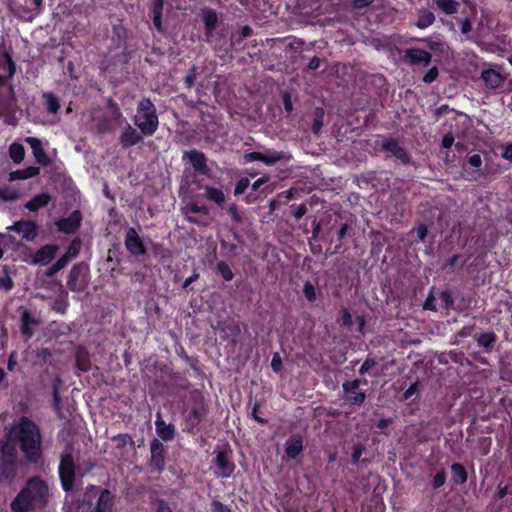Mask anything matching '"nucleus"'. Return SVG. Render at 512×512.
Wrapping results in <instances>:
<instances>
[{
    "instance_id": "1",
    "label": "nucleus",
    "mask_w": 512,
    "mask_h": 512,
    "mask_svg": "<svg viewBox=\"0 0 512 512\" xmlns=\"http://www.w3.org/2000/svg\"><path fill=\"white\" fill-rule=\"evenodd\" d=\"M9 443L17 445L25 460L31 464L42 462V436L39 427L29 418L21 417L11 428Z\"/></svg>"
},
{
    "instance_id": "2",
    "label": "nucleus",
    "mask_w": 512,
    "mask_h": 512,
    "mask_svg": "<svg viewBox=\"0 0 512 512\" xmlns=\"http://www.w3.org/2000/svg\"><path fill=\"white\" fill-rule=\"evenodd\" d=\"M50 493L47 483L40 477H32L11 502L13 512H29L44 507Z\"/></svg>"
},
{
    "instance_id": "3",
    "label": "nucleus",
    "mask_w": 512,
    "mask_h": 512,
    "mask_svg": "<svg viewBox=\"0 0 512 512\" xmlns=\"http://www.w3.org/2000/svg\"><path fill=\"white\" fill-rule=\"evenodd\" d=\"M115 497L107 489L91 486L87 488L83 500L70 506L68 512H114Z\"/></svg>"
},
{
    "instance_id": "4",
    "label": "nucleus",
    "mask_w": 512,
    "mask_h": 512,
    "mask_svg": "<svg viewBox=\"0 0 512 512\" xmlns=\"http://www.w3.org/2000/svg\"><path fill=\"white\" fill-rule=\"evenodd\" d=\"M92 468L93 464L91 462L85 463L84 467L79 466L78 468H76L71 451L69 449H66L61 455L59 465V477L63 489L65 491L71 490L76 473L79 474L80 476H83L89 471H91Z\"/></svg>"
},
{
    "instance_id": "5",
    "label": "nucleus",
    "mask_w": 512,
    "mask_h": 512,
    "mask_svg": "<svg viewBox=\"0 0 512 512\" xmlns=\"http://www.w3.org/2000/svg\"><path fill=\"white\" fill-rule=\"evenodd\" d=\"M18 452L9 442L0 445V485H10L17 475Z\"/></svg>"
},
{
    "instance_id": "6",
    "label": "nucleus",
    "mask_w": 512,
    "mask_h": 512,
    "mask_svg": "<svg viewBox=\"0 0 512 512\" xmlns=\"http://www.w3.org/2000/svg\"><path fill=\"white\" fill-rule=\"evenodd\" d=\"M134 123L144 135H152L157 130L158 116L150 99H143L139 102Z\"/></svg>"
},
{
    "instance_id": "7",
    "label": "nucleus",
    "mask_w": 512,
    "mask_h": 512,
    "mask_svg": "<svg viewBox=\"0 0 512 512\" xmlns=\"http://www.w3.org/2000/svg\"><path fill=\"white\" fill-rule=\"evenodd\" d=\"M284 158V153L275 150L265 152H249L245 154L247 162L261 161L266 165H273Z\"/></svg>"
},
{
    "instance_id": "8",
    "label": "nucleus",
    "mask_w": 512,
    "mask_h": 512,
    "mask_svg": "<svg viewBox=\"0 0 512 512\" xmlns=\"http://www.w3.org/2000/svg\"><path fill=\"white\" fill-rule=\"evenodd\" d=\"M8 230L17 232L26 241H33L38 235L36 223L30 220H20L8 227Z\"/></svg>"
},
{
    "instance_id": "9",
    "label": "nucleus",
    "mask_w": 512,
    "mask_h": 512,
    "mask_svg": "<svg viewBox=\"0 0 512 512\" xmlns=\"http://www.w3.org/2000/svg\"><path fill=\"white\" fill-rule=\"evenodd\" d=\"M87 282V269L81 266L73 267L67 282L68 287L73 291H83Z\"/></svg>"
},
{
    "instance_id": "10",
    "label": "nucleus",
    "mask_w": 512,
    "mask_h": 512,
    "mask_svg": "<svg viewBox=\"0 0 512 512\" xmlns=\"http://www.w3.org/2000/svg\"><path fill=\"white\" fill-rule=\"evenodd\" d=\"M214 462L217 468V476L221 478H228L234 472L235 465L225 451H218Z\"/></svg>"
},
{
    "instance_id": "11",
    "label": "nucleus",
    "mask_w": 512,
    "mask_h": 512,
    "mask_svg": "<svg viewBox=\"0 0 512 512\" xmlns=\"http://www.w3.org/2000/svg\"><path fill=\"white\" fill-rule=\"evenodd\" d=\"M403 60L411 65L428 66L431 62V54L418 48H410L405 51Z\"/></svg>"
},
{
    "instance_id": "12",
    "label": "nucleus",
    "mask_w": 512,
    "mask_h": 512,
    "mask_svg": "<svg viewBox=\"0 0 512 512\" xmlns=\"http://www.w3.org/2000/svg\"><path fill=\"white\" fill-rule=\"evenodd\" d=\"M125 246L133 255H143L146 252L143 241L134 228H129L127 230Z\"/></svg>"
},
{
    "instance_id": "13",
    "label": "nucleus",
    "mask_w": 512,
    "mask_h": 512,
    "mask_svg": "<svg viewBox=\"0 0 512 512\" xmlns=\"http://www.w3.org/2000/svg\"><path fill=\"white\" fill-rule=\"evenodd\" d=\"M359 385H360L359 380H353V381L345 382L343 384V390L345 393L346 400L355 405L362 404L366 397L364 392L357 391L359 388Z\"/></svg>"
},
{
    "instance_id": "14",
    "label": "nucleus",
    "mask_w": 512,
    "mask_h": 512,
    "mask_svg": "<svg viewBox=\"0 0 512 512\" xmlns=\"http://www.w3.org/2000/svg\"><path fill=\"white\" fill-rule=\"evenodd\" d=\"M57 251V245H44L33 254L32 263L39 265H47L54 259Z\"/></svg>"
},
{
    "instance_id": "15",
    "label": "nucleus",
    "mask_w": 512,
    "mask_h": 512,
    "mask_svg": "<svg viewBox=\"0 0 512 512\" xmlns=\"http://www.w3.org/2000/svg\"><path fill=\"white\" fill-rule=\"evenodd\" d=\"M381 147L383 150L391 153L394 157L399 159L404 164L408 163L410 160L406 151L401 146H399V144L394 140H383L381 143Z\"/></svg>"
},
{
    "instance_id": "16",
    "label": "nucleus",
    "mask_w": 512,
    "mask_h": 512,
    "mask_svg": "<svg viewBox=\"0 0 512 512\" xmlns=\"http://www.w3.org/2000/svg\"><path fill=\"white\" fill-rule=\"evenodd\" d=\"M151 464L158 470L164 467V446L158 439H153L150 444Z\"/></svg>"
},
{
    "instance_id": "17",
    "label": "nucleus",
    "mask_w": 512,
    "mask_h": 512,
    "mask_svg": "<svg viewBox=\"0 0 512 512\" xmlns=\"http://www.w3.org/2000/svg\"><path fill=\"white\" fill-rule=\"evenodd\" d=\"M26 142L31 147L36 161L43 166H47L50 163V159L45 153L41 141L35 137H28Z\"/></svg>"
},
{
    "instance_id": "18",
    "label": "nucleus",
    "mask_w": 512,
    "mask_h": 512,
    "mask_svg": "<svg viewBox=\"0 0 512 512\" xmlns=\"http://www.w3.org/2000/svg\"><path fill=\"white\" fill-rule=\"evenodd\" d=\"M184 158H188L190 163L192 164L193 168L200 172L201 174H207L208 173V167L206 165V157L203 153L192 150L185 152Z\"/></svg>"
},
{
    "instance_id": "19",
    "label": "nucleus",
    "mask_w": 512,
    "mask_h": 512,
    "mask_svg": "<svg viewBox=\"0 0 512 512\" xmlns=\"http://www.w3.org/2000/svg\"><path fill=\"white\" fill-rule=\"evenodd\" d=\"M156 433L164 441H170L174 438L175 427L173 424H166L162 419L161 414L157 413L155 421Z\"/></svg>"
},
{
    "instance_id": "20",
    "label": "nucleus",
    "mask_w": 512,
    "mask_h": 512,
    "mask_svg": "<svg viewBox=\"0 0 512 512\" xmlns=\"http://www.w3.org/2000/svg\"><path fill=\"white\" fill-rule=\"evenodd\" d=\"M142 140V135L131 125H127L120 136V144L124 147L136 145Z\"/></svg>"
},
{
    "instance_id": "21",
    "label": "nucleus",
    "mask_w": 512,
    "mask_h": 512,
    "mask_svg": "<svg viewBox=\"0 0 512 512\" xmlns=\"http://www.w3.org/2000/svg\"><path fill=\"white\" fill-rule=\"evenodd\" d=\"M81 216L79 212L72 213L68 218L57 222L58 229L65 233H73L80 225Z\"/></svg>"
},
{
    "instance_id": "22",
    "label": "nucleus",
    "mask_w": 512,
    "mask_h": 512,
    "mask_svg": "<svg viewBox=\"0 0 512 512\" xmlns=\"http://www.w3.org/2000/svg\"><path fill=\"white\" fill-rule=\"evenodd\" d=\"M303 451V442L299 436H291L285 442V453L289 458L295 459Z\"/></svg>"
},
{
    "instance_id": "23",
    "label": "nucleus",
    "mask_w": 512,
    "mask_h": 512,
    "mask_svg": "<svg viewBox=\"0 0 512 512\" xmlns=\"http://www.w3.org/2000/svg\"><path fill=\"white\" fill-rule=\"evenodd\" d=\"M51 196L48 193H40L35 195L30 201L25 204V208L30 211H37L49 204Z\"/></svg>"
},
{
    "instance_id": "24",
    "label": "nucleus",
    "mask_w": 512,
    "mask_h": 512,
    "mask_svg": "<svg viewBox=\"0 0 512 512\" xmlns=\"http://www.w3.org/2000/svg\"><path fill=\"white\" fill-rule=\"evenodd\" d=\"M481 78L485 82L486 86L491 89L499 87L503 81L502 76L495 70L483 71Z\"/></svg>"
},
{
    "instance_id": "25",
    "label": "nucleus",
    "mask_w": 512,
    "mask_h": 512,
    "mask_svg": "<svg viewBox=\"0 0 512 512\" xmlns=\"http://www.w3.org/2000/svg\"><path fill=\"white\" fill-rule=\"evenodd\" d=\"M435 21L434 14L428 9H421L418 11V17L415 25L420 29H425L431 26Z\"/></svg>"
},
{
    "instance_id": "26",
    "label": "nucleus",
    "mask_w": 512,
    "mask_h": 512,
    "mask_svg": "<svg viewBox=\"0 0 512 512\" xmlns=\"http://www.w3.org/2000/svg\"><path fill=\"white\" fill-rule=\"evenodd\" d=\"M438 9L451 15L458 12L460 4L455 0H433Z\"/></svg>"
},
{
    "instance_id": "27",
    "label": "nucleus",
    "mask_w": 512,
    "mask_h": 512,
    "mask_svg": "<svg viewBox=\"0 0 512 512\" xmlns=\"http://www.w3.org/2000/svg\"><path fill=\"white\" fill-rule=\"evenodd\" d=\"M40 173L38 167H28L22 170H16L10 173V180H24L37 176Z\"/></svg>"
},
{
    "instance_id": "28",
    "label": "nucleus",
    "mask_w": 512,
    "mask_h": 512,
    "mask_svg": "<svg viewBox=\"0 0 512 512\" xmlns=\"http://www.w3.org/2000/svg\"><path fill=\"white\" fill-rule=\"evenodd\" d=\"M452 481L456 484H464L467 481V472L465 468L459 464L454 463L451 466Z\"/></svg>"
},
{
    "instance_id": "29",
    "label": "nucleus",
    "mask_w": 512,
    "mask_h": 512,
    "mask_svg": "<svg viewBox=\"0 0 512 512\" xmlns=\"http://www.w3.org/2000/svg\"><path fill=\"white\" fill-rule=\"evenodd\" d=\"M205 196L212 202L221 205L225 202L226 198L222 190L210 186L205 187Z\"/></svg>"
},
{
    "instance_id": "30",
    "label": "nucleus",
    "mask_w": 512,
    "mask_h": 512,
    "mask_svg": "<svg viewBox=\"0 0 512 512\" xmlns=\"http://www.w3.org/2000/svg\"><path fill=\"white\" fill-rule=\"evenodd\" d=\"M9 155L15 163H20L21 161H23L25 156V150L23 145L19 143L11 144L9 147Z\"/></svg>"
},
{
    "instance_id": "31",
    "label": "nucleus",
    "mask_w": 512,
    "mask_h": 512,
    "mask_svg": "<svg viewBox=\"0 0 512 512\" xmlns=\"http://www.w3.org/2000/svg\"><path fill=\"white\" fill-rule=\"evenodd\" d=\"M71 260L70 252H66L60 257L50 268L49 275H53L58 271L62 270Z\"/></svg>"
},
{
    "instance_id": "32",
    "label": "nucleus",
    "mask_w": 512,
    "mask_h": 512,
    "mask_svg": "<svg viewBox=\"0 0 512 512\" xmlns=\"http://www.w3.org/2000/svg\"><path fill=\"white\" fill-rule=\"evenodd\" d=\"M495 341L496 336L494 333L491 332L482 333L477 337V342L479 343V345L483 346L486 349L491 348Z\"/></svg>"
},
{
    "instance_id": "33",
    "label": "nucleus",
    "mask_w": 512,
    "mask_h": 512,
    "mask_svg": "<svg viewBox=\"0 0 512 512\" xmlns=\"http://www.w3.org/2000/svg\"><path fill=\"white\" fill-rule=\"evenodd\" d=\"M6 61H7V74L0 75V86L4 85L8 79H11L16 71L15 64L12 60V58L9 55H6Z\"/></svg>"
},
{
    "instance_id": "34",
    "label": "nucleus",
    "mask_w": 512,
    "mask_h": 512,
    "mask_svg": "<svg viewBox=\"0 0 512 512\" xmlns=\"http://www.w3.org/2000/svg\"><path fill=\"white\" fill-rule=\"evenodd\" d=\"M203 21H204L206 27L209 30H212L215 28L217 21H218L217 14L212 10H206V11H204V14H203Z\"/></svg>"
},
{
    "instance_id": "35",
    "label": "nucleus",
    "mask_w": 512,
    "mask_h": 512,
    "mask_svg": "<svg viewBox=\"0 0 512 512\" xmlns=\"http://www.w3.org/2000/svg\"><path fill=\"white\" fill-rule=\"evenodd\" d=\"M217 271L221 274V276L226 280L230 281L233 279V272L231 271L229 265L223 261L217 263Z\"/></svg>"
},
{
    "instance_id": "36",
    "label": "nucleus",
    "mask_w": 512,
    "mask_h": 512,
    "mask_svg": "<svg viewBox=\"0 0 512 512\" xmlns=\"http://www.w3.org/2000/svg\"><path fill=\"white\" fill-rule=\"evenodd\" d=\"M47 103V109L49 112L56 114L59 110V103L57 98H55L52 94L48 93L44 95Z\"/></svg>"
},
{
    "instance_id": "37",
    "label": "nucleus",
    "mask_w": 512,
    "mask_h": 512,
    "mask_svg": "<svg viewBox=\"0 0 512 512\" xmlns=\"http://www.w3.org/2000/svg\"><path fill=\"white\" fill-rule=\"evenodd\" d=\"M58 287H59V291H60L62 300L59 302H56L54 304L53 308L58 312H64V310L67 306V302H66L67 292L64 290V287L61 284H59Z\"/></svg>"
},
{
    "instance_id": "38",
    "label": "nucleus",
    "mask_w": 512,
    "mask_h": 512,
    "mask_svg": "<svg viewBox=\"0 0 512 512\" xmlns=\"http://www.w3.org/2000/svg\"><path fill=\"white\" fill-rule=\"evenodd\" d=\"M185 213L186 214H189V213H203V214L206 215V214H208V209L204 205H198L197 203H191V204H188L185 207Z\"/></svg>"
},
{
    "instance_id": "39",
    "label": "nucleus",
    "mask_w": 512,
    "mask_h": 512,
    "mask_svg": "<svg viewBox=\"0 0 512 512\" xmlns=\"http://www.w3.org/2000/svg\"><path fill=\"white\" fill-rule=\"evenodd\" d=\"M323 126V111L318 110L316 113V117L314 119V123L312 125V130L314 133H319Z\"/></svg>"
},
{
    "instance_id": "40",
    "label": "nucleus",
    "mask_w": 512,
    "mask_h": 512,
    "mask_svg": "<svg viewBox=\"0 0 512 512\" xmlns=\"http://www.w3.org/2000/svg\"><path fill=\"white\" fill-rule=\"evenodd\" d=\"M303 292H304L305 297L310 302L315 301V299H316V292H315L314 286L311 283H309V282L305 283Z\"/></svg>"
},
{
    "instance_id": "41",
    "label": "nucleus",
    "mask_w": 512,
    "mask_h": 512,
    "mask_svg": "<svg viewBox=\"0 0 512 512\" xmlns=\"http://www.w3.org/2000/svg\"><path fill=\"white\" fill-rule=\"evenodd\" d=\"M197 78V68L193 66L187 76L185 77V84L188 88H191L194 85V82Z\"/></svg>"
},
{
    "instance_id": "42",
    "label": "nucleus",
    "mask_w": 512,
    "mask_h": 512,
    "mask_svg": "<svg viewBox=\"0 0 512 512\" xmlns=\"http://www.w3.org/2000/svg\"><path fill=\"white\" fill-rule=\"evenodd\" d=\"M445 480H446V474L444 471H441L434 476L432 485L434 488H440L441 486L444 485Z\"/></svg>"
},
{
    "instance_id": "43",
    "label": "nucleus",
    "mask_w": 512,
    "mask_h": 512,
    "mask_svg": "<svg viewBox=\"0 0 512 512\" xmlns=\"http://www.w3.org/2000/svg\"><path fill=\"white\" fill-rule=\"evenodd\" d=\"M439 299L444 304L445 308H449L453 305V299L449 291H442L440 293Z\"/></svg>"
},
{
    "instance_id": "44",
    "label": "nucleus",
    "mask_w": 512,
    "mask_h": 512,
    "mask_svg": "<svg viewBox=\"0 0 512 512\" xmlns=\"http://www.w3.org/2000/svg\"><path fill=\"white\" fill-rule=\"evenodd\" d=\"M249 184H250V182L247 178L241 179L235 187V194L240 195V194L244 193L245 190L247 189V187L249 186Z\"/></svg>"
},
{
    "instance_id": "45",
    "label": "nucleus",
    "mask_w": 512,
    "mask_h": 512,
    "mask_svg": "<svg viewBox=\"0 0 512 512\" xmlns=\"http://www.w3.org/2000/svg\"><path fill=\"white\" fill-rule=\"evenodd\" d=\"M438 76V69L436 67H432L423 77V81L425 83L433 82Z\"/></svg>"
},
{
    "instance_id": "46",
    "label": "nucleus",
    "mask_w": 512,
    "mask_h": 512,
    "mask_svg": "<svg viewBox=\"0 0 512 512\" xmlns=\"http://www.w3.org/2000/svg\"><path fill=\"white\" fill-rule=\"evenodd\" d=\"M454 141H455L454 136L451 133H448L443 136L442 141H441V147L444 149H449L454 144Z\"/></svg>"
},
{
    "instance_id": "47",
    "label": "nucleus",
    "mask_w": 512,
    "mask_h": 512,
    "mask_svg": "<svg viewBox=\"0 0 512 512\" xmlns=\"http://www.w3.org/2000/svg\"><path fill=\"white\" fill-rule=\"evenodd\" d=\"M155 512H173L172 509L163 500L155 502Z\"/></svg>"
},
{
    "instance_id": "48",
    "label": "nucleus",
    "mask_w": 512,
    "mask_h": 512,
    "mask_svg": "<svg viewBox=\"0 0 512 512\" xmlns=\"http://www.w3.org/2000/svg\"><path fill=\"white\" fill-rule=\"evenodd\" d=\"M282 366V360L278 353H275L273 355L272 361H271V367L275 372L280 371Z\"/></svg>"
},
{
    "instance_id": "49",
    "label": "nucleus",
    "mask_w": 512,
    "mask_h": 512,
    "mask_svg": "<svg viewBox=\"0 0 512 512\" xmlns=\"http://www.w3.org/2000/svg\"><path fill=\"white\" fill-rule=\"evenodd\" d=\"M341 321L343 326L350 327L352 325V316L347 309L342 311Z\"/></svg>"
},
{
    "instance_id": "50",
    "label": "nucleus",
    "mask_w": 512,
    "mask_h": 512,
    "mask_svg": "<svg viewBox=\"0 0 512 512\" xmlns=\"http://www.w3.org/2000/svg\"><path fill=\"white\" fill-rule=\"evenodd\" d=\"M468 163L475 168H479L482 164V159L479 154H474L468 157Z\"/></svg>"
},
{
    "instance_id": "51",
    "label": "nucleus",
    "mask_w": 512,
    "mask_h": 512,
    "mask_svg": "<svg viewBox=\"0 0 512 512\" xmlns=\"http://www.w3.org/2000/svg\"><path fill=\"white\" fill-rule=\"evenodd\" d=\"M375 365V362L371 359H367L364 361L362 366L360 367V374H366L373 366Z\"/></svg>"
},
{
    "instance_id": "52",
    "label": "nucleus",
    "mask_w": 512,
    "mask_h": 512,
    "mask_svg": "<svg viewBox=\"0 0 512 512\" xmlns=\"http://www.w3.org/2000/svg\"><path fill=\"white\" fill-rule=\"evenodd\" d=\"M163 4V0H155L152 8L153 15H162Z\"/></svg>"
},
{
    "instance_id": "53",
    "label": "nucleus",
    "mask_w": 512,
    "mask_h": 512,
    "mask_svg": "<svg viewBox=\"0 0 512 512\" xmlns=\"http://www.w3.org/2000/svg\"><path fill=\"white\" fill-rule=\"evenodd\" d=\"M214 512H231V510L221 502L215 501L212 504Z\"/></svg>"
},
{
    "instance_id": "54",
    "label": "nucleus",
    "mask_w": 512,
    "mask_h": 512,
    "mask_svg": "<svg viewBox=\"0 0 512 512\" xmlns=\"http://www.w3.org/2000/svg\"><path fill=\"white\" fill-rule=\"evenodd\" d=\"M471 30H472L471 21L468 18L464 19L461 22V32L466 35L469 32H471Z\"/></svg>"
},
{
    "instance_id": "55",
    "label": "nucleus",
    "mask_w": 512,
    "mask_h": 512,
    "mask_svg": "<svg viewBox=\"0 0 512 512\" xmlns=\"http://www.w3.org/2000/svg\"><path fill=\"white\" fill-rule=\"evenodd\" d=\"M434 301H435V297L434 296H429L424 305H423V308L426 309V310H432V311H435L436 310V307L434 305Z\"/></svg>"
},
{
    "instance_id": "56",
    "label": "nucleus",
    "mask_w": 512,
    "mask_h": 512,
    "mask_svg": "<svg viewBox=\"0 0 512 512\" xmlns=\"http://www.w3.org/2000/svg\"><path fill=\"white\" fill-rule=\"evenodd\" d=\"M307 213V208L305 204H301L297 207L294 212V216L296 219H301Z\"/></svg>"
},
{
    "instance_id": "57",
    "label": "nucleus",
    "mask_w": 512,
    "mask_h": 512,
    "mask_svg": "<svg viewBox=\"0 0 512 512\" xmlns=\"http://www.w3.org/2000/svg\"><path fill=\"white\" fill-rule=\"evenodd\" d=\"M502 157L506 160L512 161V143L504 147Z\"/></svg>"
},
{
    "instance_id": "58",
    "label": "nucleus",
    "mask_w": 512,
    "mask_h": 512,
    "mask_svg": "<svg viewBox=\"0 0 512 512\" xmlns=\"http://www.w3.org/2000/svg\"><path fill=\"white\" fill-rule=\"evenodd\" d=\"M417 391V383H413L412 385H410L406 391L404 392V398L407 400L409 399L412 395H414Z\"/></svg>"
},
{
    "instance_id": "59",
    "label": "nucleus",
    "mask_w": 512,
    "mask_h": 512,
    "mask_svg": "<svg viewBox=\"0 0 512 512\" xmlns=\"http://www.w3.org/2000/svg\"><path fill=\"white\" fill-rule=\"evenodd\" d=\"M374 0H353V5L355 8H364L373 3Z\"/></svg>"
},
{
    "instance_id": "60",
    "label": "nucleus",
    "mask_w": 512,
    "mask_h": 512,
    "mask_svg": "<svg viewBox=\"0 0 512 512\" xmlns=\"http://www.w3.org/2000/svg\"><path fill=\"white\" fill-rule=\"evenodd\" d=\"M417 237L419 240H424L427 235V228L424 225H420L416 229Z\"/></svg>"
},
{
    "instance_id": "61",
    "label": "nucleus",
    "mask_w": 512,
    "mask_h": 512,
    "mask_svg": "<svg viewBox=\"0 0 512 512\" xmlns=\"http://www.w3.org/2000/svg\"><path fill=\"white\" fill-rule=\"evenodd\" d=\"M0 286L5 290H10L13 286L12 280L9 278H2L0 279Z\"/></svg>"
},
{
    "instance_id": "62",
    "label": "nucleus",
    "mask_w": 512,
    "mask_h": 512,
    "mask_svg": "<svg viewBox=\"0 0 512 512\" xmlns=\"http://www.w3.org/2000/svg\"><path fill=\"white\" fill-rule=\"evenodd\" d=\"M320 62H321V61H320V59H319L318 57H316V56H315V57H313V58L309 61V63H308V67H309V69H311V70H315V69L319 68V66H320Z\"/></svg>"
},
{
    "instance_id": "63",
    "label": "nucleus",
    "mask_w": 512,
    "mask_h": 512,
    "mask_svg": "<svg viewBox=\"0 0 512 512\" xmlns=\"http://www.w3.org/2000/svg\"><path fill=\"white\" fill-rule=\"evenodd\" d=\"M16 364H17V362H16L15 353H11L9 360H8V365H7L8 370H10V371L14 370Z\"/></svg>"
},
{
    "instance_id": "64",
    "label": "nucleus",
    "mask_w": 512,
    "mask_h": 512,
    "mask_svg": "<svg viewBox=\"0 0 512 512\" xmlns=\"http://www.w3.org/2000/svg\"><path fill=\"white\" fill-rule=\"evenodd\" d=\"M267 177H261L259 179H257L253 184H252V189L253 190H257L261 185H263L264 183L267 182Z\"/></svg>"
}]
</instances>
